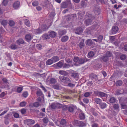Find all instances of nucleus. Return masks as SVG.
<instances>
[{"label": "nucleus", "instance_id": "1", "mask_svg": "<svg viewBox=\"0 0 127 127\" xmlns=\"http://www.w3.org/2000/svg\"><path fill=\"white\" fill-rule=\"evenodd\" d=\"M73 124L74 125L80 127H84L86 126V123L78 120H75L73 122Z\"/></svg>", "mask_w": 127, "mask_h": 127}, {"label": "nucleus", "instance_id": "2", "mask_svg": "<svg viewBox=\"0 0 127 127\" xmlns=\"http://www.w3.org/2000/svg\"><path fill=\"white\" fill-rule=\"evenodd\" d=\"M59 78L61 81L65 83H67L68 82H70V80L69 79L64 76H60Z\"/></svg>", "mask_w": 127, "mask_h": 127}, {"label": "nucleus", "instance_id": "3", "mask_svg": "<svg viewBox=\"0 0 127 127\" xmlns=\"http://www.w3.org/2000/svg\"><path fill=\"white\" fill-rule=\"evenodd\" d=\"M65 107L67 108L68 111L70 112H72L73 111L75 106L72 104L70 105H65Z\"/></svg>", "mask_w": 127, "mask_h": 127}, {"label": "nucleus", "instance_id": "4", "mask_svg": "<svg viewBox=\"0 0 127 127\" xmlns=\"http://www.w3.org/2000/svg\"><path fill=\"white\" fill-rule=\"evenodd\" d=\"M25 123L28 125H31L35 123L34 120L31 119H27L24 121Z\"/></svg>", "mask_w": 127, "mask_h": 127}, {"label": "nucleus", "instance_id": "5", "mask_svg": "<svg viewBox=\"0 0 127 127\" xmlns=\"http://www.w3.org/2000/svg\"><path fill=\"white\" fill-rule=\"evenodd\" d=\"M71 5V2L69 1L63 2L61 4V7L63 8H66L68 6Z\"/></svg>", "mask_w": 127, "mask_h": 127}, {"label": "nucleus", "instance_id": "6", "mask_svg": "<svg viewBox=\"0 0 127 127\" xmlns=\"http://www.w3.org/2000/svg\"><path fill=\"white\" fill-rule=\"evenodd\" d=\"M119 30L118 27L117 26H114L112 27L111 29V32L113 34H116L118 32Z\"/></svg>", "mask_w": 127, "mask_h": 127}, {"label": "nucleus", "instance_id": "7", "mask_svg": "<svg viewBox=\"0 0 127 127\" xmlns=\"http://www.w3.org/2000/svg\"><path fill=\"white\" fill-rule=\"evenodd\" d=\"M127 94V90H126V92H124L123 89H117L116 91V94L117 95H120L121 94Z\"/></svg>", "mask_w": 127, "mask_h": 127}, {"label": "nucleus", "instance_id": "8", "mask_svg": "<svg viewBox=\"0 0 127 127\" xmlns=\"http://www.w3.org/2000/svg\"><path fill=\"white\" fill-rule=\"evenodd\" d=\"M19 6H20V2L18 1L15 2L13 5V7L15 9H17Z\"/></svg>", "mask_w": 127, "mask_h": 127}, {"label": "nucleus", "instance_id": "9", "mask_svg": "<svg viewBox=\"0 0 127 127\" xmlns=\"http://www.w3.org/2000/svg\"><path fill=\"white\" fill-rule=\"evenodd\" d=\"M89 77L93 80H96L98 79L97 76L94 73H91L89 75Z\"/></svg>", "mask_w": 127, "mask_h": 127}, {"label": "nucleus", "instance_id": "10", "mask_svg": "<svg viewBox=\"0 0 127 127\" xmlns=\"http://www.w3.org/2000/svg\"><path fill=\"white\" fill-rule=\"evenodd\" d=\"M32 38V36L30 34H27L25 36V40L28 42H29L31 41Z\"/></svg>", "mask_w": 127, "mask_h": 127}, {"label": "nucleus", "instance_id": "11", "mask_svg": "<svg viewBox=\"0 0 127 127\" xmlns=\"http://www.w3.org/2000/svg\"><path fill=\"white\" fill-rule=\"evenodd\" d=\"M92 23V21L91 19H87L84 22V23L86 24L87 26L91 24Z\"/></svg>", "mask_w": 127, "mask_h": 127}, {"label": "nucleus", "instance_id": "12", "mask_svg": "<svg viewBox=\"0 0 127 127\" xmlns=\"http://www.w3.org/2000/svg\"><path fill=\"white\" fill-rule=\"evenodd\" d=\"M83 30L81 28H77L76 29L75 33L78 34H79L82 32Z\"/></svg>", "mask_w": 127, "mask_h": 127}, {"label": "nucleus", "instance_id": "13", "mask_svg": "<svg viewBox=\"0 0 127 127\" xmlns=\"http://www.w3.org/2000/svg\"><path fill=\"white\" fill-rule=\"evenodd\" d=\"M45 30V29H43L42 28H39L35 30V32L36 33L38 34L41 33L42 31Z\"/></svg>", "mask_w": 127, "mask_h": 127}, {"label": "nucleus", "instance_id": "14", "mask_svg": "<svg viewBox=\"0 0 127 127\" xmlns=\"http://www.w3.org/2000/svg\"><path fill=\"white\" fill-rule=\"evenodd\" d=\"M16 43L19 45L23 44L24 43V41L22 38H19L16 41Z\"/></svg>", "mask_w": 127, "mask_h": 127}, {"label": "nucleus", "instance_id": "15", "mask_svg": "<svg viewBox=\"0 0 127 127\" xmlns=\"http://www.w3.org/2000/svg\"><path fill=\"white\" fill-rule=\"evenodd\" d=\"M39 103L38 102H35L32 104H29V106L37 107L39 106Z\"/></svg>", "mask_w": 127, "mask_h": 127}, {"label": "nucleus", "instance_id": "16", "mask_svg": "<svg viewBox=\"0 0 127 127\" xmlns=\"http://www.w3.org/2000/svg\"><path fill=\"white\" fill-rule=\"evenodd\" d=\"M65 92L66 93L70 94L75 93V91L74 90H71L70 89H67L65 90Z\"/></svg>", "mask_w": 127, "mask_h": 127}, {"label": "nucleus", "instance_id": "17", "mask_svg": "<svg viewBox=\"0 0 127 127\" xmlns=\"http://www.w3.org/2000/svg\"><path fill=\"white\" fill-rule=\"evenodd\" d=\"M100 105V107L101 109H104L106 108L107 106V104L105 103H102L100 104H98Z\"/></svg>", "mask_w": 127, "mask_h": 127}, {"label": "nucleus", "instance_id": "18", "mask_svg": "<svg viewBox=\"0 0 127 127\" xmlns=\"http://www.w3.org/2000/svg\"><path fill=\"white\" fill-rule=\"evenodd\" d=\"M68 36L65 35L62 37L61 39V41L63 42H64L68 40Z\"/></svg>", "mask_w": 127, "mask_h": 127}, {"label": "nucleus", "instance_id": "19", "mask_svg": "<svg viewBox=\"0 0 127 127\" xmlns=\"http://www.w3.org/2000/svg\"><path fill=\"white\" fill-rule=\"evenodd\" d=\"M24 23L26 26L30 27L31 26V23L29 20L27 19H25L24 20Z\"/></svg>", "mask_w": 127, "mask_h": 127}, {"label": "nucleus", "instance_id": "20", "mask_svg": "<svg viewBox=\"0 0 127 127\" xmlns=\"http://www.w3.org/2000/svg\"><path fill=\"white\" fill-rule=\"evenodd\" d=\"M78 46L80 49H82V48L84 47V41L80 42L79 43Z\"/></svg>", "mask_w": 127, "mask_h": 127}, {"label": "nucleus", "instance_id": "21", "mask_svg": "<svg viewBox=\"0 0 127 127\" xmlns=\"http://www.w3.org/2000/svg\"><path fill=\"white\" fill-rule=\"evenodd\" d=\"M18 46L17 45L15 44H13L11 45L9 48L11 49L15 50L17 48Z\"/></svg>", "mask_w": 127, "mask_h": 127}, {"label": "nucleus", "instance_id": "22", "mask_svg": "<svg viewBox=\"0 0 127 127\" xmlns=\"http://www.w3.org/2000/svg\"><path fill=\"white\" fill-rule=\"evenodd\" d=\"M95 12L96 14H99L100 13V10L98 7H96L95 8Z\"/></svg>", "mask_w": 127, "mask_h": 127}, {"label": "nucleus", "instance_id": "23", "mask_svg": "<svg viewBox=\"0 0 127 127\" xmlns=\"http://www.w3.org/2000/svg\"><path fill=\"white\" fill-rule=\"evenodd\" d=\"M123 82L121 80H119L116 81L115 82V85L116 86H121Z\"/></svg>", "mask_w": 127, "mask_h": 127}, {"label": "nucleus", "instance_id": "24", "mask_svg": "<svg viewBox=\"0 0 127 127\" xmlns=\"http://www.w3.org/2000/svg\"><path fill=\"white\" fill-rule=\"evenodd\" d=\"M59 74L63 76H66L67 75V72L63 70H61L59 71Z\"/></svg>", "mask_w": 127, "mask_h": 127}, {"label": "nucleus", "instance_id": "25", "mask_svg": "<svg viewBox=\"0 0 127 127\" xmlns=\"http://www.w3.org/2000/svg\"><path fill=\"white\" fill-rule=\"evenodd\" d=\"M52 60L53 61L54 63L58 62L59 60V57L57 56H54L52 57Z\"/></svg>", "mask_w": 127, "mask_h": 127}, {"label": "nucleus", "instance_id": "26", "mask_svg": "<svg viewBox=\"0 0 127 127\" xmlns=\"http://www.w3.org/2000/svg\"><path fill=\"white\" fill-rule=\"evenodd\" d=\"M56 35V33L54 31H52L50 33L49 36L52 37H54Z\"/></svg>", "mask_w": 127, "mask_h": 127}, {"label": "nucleus", "instance_id": "27", "mask_svg": "<svg viewBox=\"0 0 127 127\" xmlns=\"http://www.w3.org/2000/svg\"><path fill=\"white\" fill-rule=\"evenodd\" d=\"M95 101L97 104L101 103V100L100 98H96L95 99Z\"/></svg>", "mask_w": 127, "mask_h": 127}, {"label": "nucleus", "instance_id": "28", "mask_svg": "<svg viewBox=\"0 0 127 127\" xmlns=\"http://www.w3.org/2000/svg\"><path fill=\"white\" fill-rule=\"evenodd\" d=\"M79 118L81 120H83L85 119V115L84 114L81 113L79 114Z\"/></svg>", "mask_w": 127, "mask_h": 127}, {"label": "nucleus", "instance_id": "29", "mask_svg": "<svg viewBox=\"0 0 127 127\" xmlns=\"http://www.w3.org/2000/svg\"><path fill=\"white\" fill-rule=\"evenodd\" d=\"M94 52L92 51L88 53V57L89 58H91V57H93L94 56Z\"/></svg>", "mask_w": 127, "mask_h": 127}, {"label": "nucleus", "instance_id": "30", "mask_svg": "<svg viewBox=\"0 0 127 127\" xmlns=\"http://www.w3.org/2000/svg\"><path fill=\"white\" fill-rule=\"evenodd\" d=\"M116 101V98L114 97H111L110 99V102L111 103H115Z\"/></svg>", "mask_w": 127, "mask_h": 127}, {"label": "nucleus", "instance_id": "31", "mask_svg": "<svg viewBox=\"0 0 127 127\" xmlns=\"http://www.w3.org/2000/svg\"><path fill=\"white\" fill-rule=\"evenodd\" d=\"M109 57H106L105 56H104L102 58V60L104 61V62H106L108 61L109 59L108 58Z\"/></svg>", "mask_w": 127, "mask_h": 127}, {"label": "nucleus", "instance_id": "32", "mask_svg": "<svg viewBox=\"0 0 127 127\" xmlns=\"http://www.w3.org/2000/svg\"><path fill=\"white\" fill-rule=\"evenodd\" d=\"M84 13H83V14H82L81 12H79L78 13V18L80 19H81L83 18L84 16Z\"/></svg>", "mask_w": 127, "mask_h": 127}, {"label": "nucleus", "instance_id": "33", "mask_svg": "<svg viewBox=\"0 0 127 127\" xmlns=\"http://www.w3.org/2000/svg\"><path fill=\"white\" fill-rule=\"evenodd\" d=\"M50 83L51 84H54L56 82V79L54 78H52L49 80Z\"/></svg>", "mask_w": 127, "mask_h": 127}, {"label": "nucleus", "instance_id": "34", "mask_svg": "<svg viewBox=\"0 0 127 127\" xmlns=\"http://www.w3.org/2000/svg\"><path fill=\"white\" fill-rule=\"evenodd\" d=\"M85 62V59H80V60L76 63H78L79 64H82Z\"/></svg>", "mask_w": 127, "mask_h": 127}, {"label": "nucleus", "instance_id": "35", "mask_svg": "<svg viewBox=\"0 0 127 127\" xmlns=\"http://www.w3.org/2000/svg\"><path fill=\"white\" fill-rule=\"evenodd\" d=\"M66 121L64 119H61L60 122V124L61 125H65L66 124Z\"/></svg>", "mask_w": 127, "mask_h": 127}, {"label": "nucleus", "instance_id": "36", "mask_svg": "<svg viewBox=\"0 0 127 127\" xmlns=\"http://www.w3.org/2000/svg\"><path fill=\"white\" fill-rule=\"evenodd\" d=\"M54 61L51 59H49L46 62V64L47 65H50L53 63Z\"/></svg>", "mask_w": 127, "mask_h": 127}, {"label": "nucleus", "instance_id": "37", "mask_svg": "<svg viewBox=\"0 0 127 127\" xmlns=\"http://www.w3.org/2000/svg\"><path fill=\"white\" fill-rule=\"evenodd\" d=\"M71 66L70 64H64L63 66H62V67L63 68H70Z\"/></svg>", "mask_w": 127, "mask_h": 127}, {"label": "nucleus", "instance_id": "38", "mask_svg": "<svg viewBox=\"0 0 127 127\" xmlns=\"http://www.w3.org/2000/svg\"><path fill=\"white\" fill-rule=\"evenodd\" d=\"M93 43V42L92 40L90 39H88L87 40V45L90 46Z\"/></svg>", "mask_w": 127, "mask_h": 127}, {"label": "nucleus", "instance_id": "39", "mask_svg": "<svg viewBox=\"0 0 127 127\" xmlns=\"http://www.w3.org/2000/svg\"><path fill=\"white\" fill-rule=\"evenodd\" d=\"M50 106H51V108L53 109H56V103H54L51 104Z\"/></svg>", "mask_w": 127, "mask_h": 127}, {"label": "nucleus", "instance_id": "40", "mask_svg": "<svg viewBox=\"0 0 127 127\" xmlns=\"http://www.w3.org/2000/svg\"><path fill=\"white\" fill-rule=\"evenodd\" d=\"M28 95V92L27 91H25L23 92L22 95L23 97L25 98H26Z\"/></svg>", "mask_w": 127, "mask_h": 127}, {"label": "nucleus", "instance_id": "41", "mask_svg": "<svg viewBox=\"0 0 127 127\" xmlns=\"http://www.w3.org/2000/svg\"><path fill=\"white\" fill-rule=\"evenodd\" d=\"M65 31L64 30H62L60 31L59 32V35H63L65 34Z\"/></svg>", "mask_w": 127, "mask_h": 127}, {"label": "nucleus", "instance_id": "42", "mask_svg": "<svg viewBox=\"0 0 127 127\" xmlns=\"http://www.w3.org/2000/svg\"><path fill=\"white\" fill-rule=\"evenodd\" d=\"M57 65L58 67L61 68L62 67V66L64 65V64H63L62 62L60 61L57 64Z\"/></svg>", "mask_w": 127, "mask_h": 127}, {"label": "nucleus", "instance_id": "43", "mask_svg": "<svg viewBox=\"0 0 127 127\" xmlns=\"http://www.w3.org/2000/svg\"><path fill=\"white\" fill-rule=\"evenodd\" d=\"M23 90V88L21 87H18L17 88V92L18 93H21Z\"/></svg>", "mask_w": 127, "mask_h": 127}, {"label": "nucleus", "instance_id": "44", "mask_svg": "<svg viewBox=\"0 0 127 127\" xmlns=\"http://www.w3.org/2000/svg\"><path fill=\"white\" fill-rule=\"evenodd\" d=\"M8 24L11 27H12L14 26V25H15V22L11 20L8 23Z\"/></svg>", "mask_w": 127, "mask_h": 127}, {"label": "nucleus", "instance_id": "45", "mask_svg": "<svg viewBox=\"0 0 127 127\" xmlns=\"http://www.w3.org/2000/svg\"><path fill=\"white\" fill-rule=\"evenodd\" d=\"M27 104L26 102L22 101L20 103V105L21 107H23L25 106Z\"/></svg>", "mask_w": 127, "mask_h": 127}, {"label": "nucleus", "instance_id": "46", "mask_svg": "<svg viewBox=\"0 0 127 127\" xmlns=\"http://www.w3.org/2000/svg\"><path fill=\"white\" fill-rule=\"evenodd\" d=\"M65 19L67 21H70L71 18V16L70 15H68L65 16Z\"/></svg>", "mask_w": 127, "mask_h": 127}, {"label": "nucleus", "instance_id": "47", "mask_svg": "<svg viewBox=\"0 0 127 127\" xmlns=\"http://www.w3.org/2000/svg\"><path fill=\"white\" fill-rule=\"evenodd\" d=\"M32 6H36L38 5V1H35L32 2Z\"/></svg>", "mask_w": 127, "mask_h": 127}, {"label": "nucleus", "instance_id": "48", "mask_svg": "<svg viewBox=\"0 0 127 127\" xmlns=\"http://www.w3.org/2000/svg\"><path fill=\"white\" fill-rule=\"evenodd\" d=\"M75 86V84H73L71 83H68L67 86L71 88L74 87Z\"/></svg>", "mask_w": 127, "mask_h": 127}, {"label": "nucleus", "instance_id": "49", "mask_svg": "<svg viewBox=\"0 0 127 127\" xmlns=\"http://www.w3.org/2000/svg\"><path fill=\"white\" fill-rule=\"evenodd\" d=\"M62 104L58 103H56L57 108L60 109L62 107Z\"/></svg>", "mask_w": 127, "mask_h": 127}, {"label": "nucleus", "instance_id": "50", "mask_svg": "<svg viewBox=\"0 0 127 127\" xmlns=\"http://www.w3.org/2000/svg\"><path fill=\"white\" fill-rule=\"evenodd\" d=\"M126 58V56L125 55H122L120 56V59L122 60H124Z\"/></svg>", "mask_w": 127, "mask_h": 127}, {"label": "nucleus", "instance_id": "51", "mask_svg": "<svg viewBox=\"0 0 127 127\" xmlns=\"http://www.w3.org/2000/svg\"><path fill=\"white\" fill-rule=\"evenodd\" d=\"M111 52L108 51L106 53V55L105 56L110 57L111 56Z\"/></svg>", "mask_w": 127, "mask_h": 127}, {"label": "nucleus", "instance_id": "52", "mask_svg": "<svg viewBox=\"0 0 127 127\" xmlns=\"http://www.w3.org/2000/svg\"><path fill=\"white\" fill-rule=\"evenodd\" d=\"M113 108L116 110H118L119 108V105L118 104H114L113 105Z\"/></svg>", "mask_w": 127, "mask_h": 127}, {"label": "nucleus", "instance_id": "53", "mask_svg": "<svg viewBox=\"0 0 127 127\" xmlns=\"http://www.w3.org/2000/svg\"><path fill=\"white\" fill-rule=\"evenodd\" d=\"M103 39V36L101 35H99L97 37V39L99 41L101 42L102 41V39Z\"/></svg>", "mask_w": 127, "mask_h": 127}, {"label": "nucleus", "instance_id": "54", "mask_svg": "<svg viewBox=\"0 0 127 127\" xmlns=\"http://www.w3.org/2000/svg\"><path fill=\"white\" fill-rule=\"evenodd\" d=\"M78 74L77 73H74L72 74V77L74 78H77L78 77Z\"/></svg>", "mask_w": 127, "mask_h": 127}, {"label": "nucleus", "instance_id": "55", "mask_svg": "<svg viewBox=\"0 0 127 127\" xmlns=\"http://www.w3.org/2000/svg\"><path fill=\"white\" fill-rule=\"evenodd\" d=\"M65 61L68 63H72V60L70 58H66V59H65Z\"/></svg>", "mask_w": 127, "mask_h": 127}, {"label": "nucleus", "instance_id": "56", "mask_svg": "<svg viewBox=\"0 0 127 127\" xmlns=\"http://www.w3.org/2000/svg\"><path fill=\"white\" fill-rule=\"evenodd\" d=\"M6 109L4 111H3V112L1 113V114H0V115H4L5 113L7 112L9 110L8 108H6Z\"/></svg>", "mask_w": 127, "mask_h": 127}, {"label": "nucleus", "instance_id": "57", "mask_svg": "<svg viewBox=\"0 0 127 127\" xmlns=\"http://www.w3.org/2000/svg\"><path fill=\"white\" fill-rule=\"evenodd\" d=\"M86 18L88 17V18H90L92 19V15L91 14H89L88 12L87 13H86Z\"/></svg>", "mask_w": 127, "mask_h": 127}, {"label": "nucleus", "instance_id": "58", "mask_svg": "<svg viewBox=\"0 0 127 127\" xmlns=\"http://www.w3.org/2000/svg\"><path fill=\"white\" fill-rule=\"evenodd\" d=\"M101 92L97 91L94 92V94L95 95L99 96V94H100Z\"/></svg>", "mask_w": 127, "mask_h": 127}, {"label": "nucleus", "instance_id": "59", "mask_svg": "<svg viewBox=\"0 0 127 127\" xmlns=\"http://www.w3.org/2000/svg\"><path fill=\"white\" fill-rule=\"evenodd\" d=\"M26 112V109L24 108H23L21 109V113L22 114H24Z\"/></svg>", "mask_w": 127, "mask_h": 127}, {"label": "nucleus", "instance_id": "60", "mask_svg": "<svg viewBox=\"0 0 127 127\" xmlns=\"http://www.w3.org/2000/svg\"><path fill=\"white\" fill-rule=\"evenodd\" d=\"M90 94L91 93L90 92H86L84 93V96L85 97H87L90 96Z\"/></svg>", "mask_w": 127, "mask_h": 127}, {"label": "nucleus", "instance_id": "61", "mask_svg": "<svg viewBox=\"0 0 127 127\" xmlns=\"http://www.w3.org/2000/svg\"><path fill=\"white\" fill-rule=\"evenodd\" d=\"M99 27V26L97 24H95L93 25V28L94 30H96Z\"/></svg>", "mask_w": 127, "mask_h": 127}, {"label": "nucleus", "instance_id": "62", "mask_svg": "<svg viewBox=\"0 0 127 127\" xmlns=\"http://www.w3.org/2000/svg\"><path fill=\"white\" fill-rule=\"evenodd\" d=\"M37 95L39 96H40L42 95V93L41 91H37Z\"/></svg>", "mask_w": 127, "mask_h": 127}, {"label": "nucleus", "instance_id": "63", "mask_svg": "<svg viewBox=\"0 0 127 127\" xmlns=\"http://www.w3.org/2000/svg\"><path fill=\"white\" fill-rule=\"evenodd\" d=\"M13 116L15 118H18L19 117V114L17 113H14Z\"/></svg>", "mask_w": 127, "mask_h": 127}, {"label": "nucleus", "instance_id": "64", "mask_svg": "<svg viewBox=\"0 0 127 127\" xmlns=\"http://www.w3.org/2000/svg\"><path fill=\"white\" fill-rule=\"evenodd\" d=\"M7 21L5 20H3L1 22V24L3 25H7Z\"/></svg>", "mask_w": 127, "mask_h": 127}]
</instances>
